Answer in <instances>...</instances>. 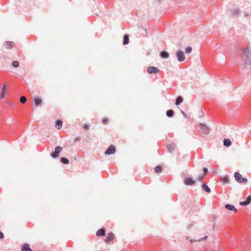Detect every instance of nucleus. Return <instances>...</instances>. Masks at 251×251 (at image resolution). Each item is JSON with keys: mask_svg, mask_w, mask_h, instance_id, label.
Instances as JSON below:
<instances>
[{"mask_svg": "<svg viewBox=\"0 0 251 251\" xmlns=\"http://www.w3.org/2000/svg\"><path fill=\"white\" fill-rule=\"evenodd\" d=\"M241 58L245 65L249 66L251 64V48L247 46L242 49Z\"/></svg>", "mask_w": 251, "mask_h": 251, "instance_id": "f257e3e1", "label": "nucleus"}, {"mask_svg": "<svg viewBox=\"0 0 251 251\" xmlns=\"http://www.w3.org/2000/svg\"><path fill=\"white\" fill-rule=\"evenodd\" d=\"M234 176L236 181L238 183H247L248 181V179L245 177H242L241 174L238 172H235Z\"/></svg>", "mask_w": 251, "mask_h": 251, "instance_id": "f03ea898", "label": "nucleus"}, {"mask_svg": "<svg viewBox=\"0 0 251 251\" xmlns=\"http://www.w3.org/2000/svg\"><path fill=\"white\" fill-rule=\"evenodd\" d=\"M199 127L202 133L208 134L210 133V129L206 125L202 123H199Z\"/></svg>", "mask_w": 251, "mask_h": 251, "instance_id": "7ed1b4c3", "label": "nucleus"}, {"mask_svg": "<svg viewBox=\"0 0 251 251\" xmlns=\"http://www.w3.org/2000/svg\"><path fill=\"white\" fill-rule=\"evenodd\" d=\"M62 150V148L60 146L56 147L54 151L50 153V156L53 158H57Z\"/></svg>", "mask_w": 251, "mask_h": 251, "instance_id": "20e7f679", "label": "nucleus"}, {"mask_svg": "<svg viewBox=\"0 0 251 251\" xmlns=\"http://www.w3.org/2000/svg\"><path fill=\"white\" fill-rule=\"evenodd\" d=\"M177 59L179 62H183L185 59L184 52L182 51H178L176 53Z\"/></svg>", "mask_w": 251, "mask_h": 251, "instance_id": "39448f33", "label": "nucleus"}, {"mask_svg": "<svg viewBox=\"0 0 251 251\" xmlns=\"http://www.w3.org/2000/svg\"><path fill=\"white\" fill-rule=\"evenodd\" d=\"M115 152L116 149L115 147L113 145H111L105 151L104 153L106 155H111L114 154Z\"/></svg>", "mask_w": 251, "mask_h": 251, "instance_id": "423d86ee", "label": "nucleus"}, {"mask_svg": "<svg viewBox=\"0 0 251 251\" xmlns=\"http://www.w3.org/2000/svg\"><path fill=\"white\" fill-rule=\"evenodd\" d=\"M147 70L148 73L151 74H156L159 72V70L157 68L153 66L148 67L147 68Z\"/></svg>", "mask_w": 251, "mask_h": 251, "instance_id": "0eeeda50", "label": "nucleus"}, {"mask_svg": "<svg viewBox=\"0 0 251 251\" xmlns=\"http://www.w3.org/2000/svg\"><path fill=\"white\" fill-rule=\"evenodd\" d=\"M196 181L191 177H187L184 180V183L187 186H191L195 183Z\"/></svg>", "mask_w": 251, "mask_h": 251, "instance_id": "6e6552de", "label": "nucleus"}, {"mask_svg": "<svg viewBox=\"0 0 251 251\" xmlns=\"http://www.w3.org/2000/svg\"><path fill=\"white\" fill-rule=\"evenodd\" d=\"M251 202V195L249 196L246 201L240 202L239 204L242 206H246L249 204Z\"/></svg>", "mask_w": 251, "mask_h": 251, "instance_id": "1a4fd4ad", "label": "nucleus"}, {"mask_svg": "<svg viewBox=\"0 0 251 251\" xmlns=\"http://www.w3.org/2000/svg\"><path fill=\"white\" fill-rule=\"evenodd\" d=\"M105 234V229L103 227L99 229L96 232V235L98 237L104 236Z\"/></svg>", "mask_w": 251, "mask_h": 251, "instance_id": "9d476101", "label": "nucleus"}, {"mask_svg": "<svg viewBox=\"0 0 251 251\" xmlns=\"http://www.w3.org/2000/svg\"><path fill=\"white\" fill-rule=\"evenodd\" d=\"M21 250L22 251H32L28 244H24L21 247Z\"/></svg>", "mask_w": 251, "mask_h": 251, "instance_id": "9b49d317", "label": "nucleus"}, {"mask_svg": "<svg viewBox=\"0 0 251 251\" xmlns=\"http://www.w3.org/2000/svg\"><path fill=\"white\" fill-rule=\"evenodd\" d=\"M225 208L229 211H237L236 208L233 205L226 204L225 205Z\"/></svg>", "mask_w": 251, "mask_h": 251, "instance_id": "f8f14e48", "label": "nucleus"}, {"mask_svg": "<svg viewBox=\"0 0 251 251\" xmlns=\"http://www.w3.org/2000/svg\"><path fill=\"white\" fill-rule=\"evenodd\" d=\"M7 92L6 85L4 84L2 88L1 93L0 94L1 99H4L5 98V94Z\"/></svg>", "mask_w": 251, "mask_h": 251, "instance_id": "ddd939ff", "label": "nucleus"}, {"mask_svg": "<svg viewBox=\"0 0 251 251\" xmlns=\"http://www.w3.org/2000/svg\"><path fill=\"white\" fill-rule=\"evenodd\" d=\"M114 237V235L113 233L110 232L108 234V235L106 238L105 239V241L107 243L110 242L112 241Z\"/></svg>", "mask_w": 251, "mask_h": 251, "instance_id": "4468645a", "label": "nucleus"}, {"mask_svg": "<svg viewBox=\"0 0 251 251\" xmlns=\"http://www.w3.org/2000/svg\"><path fill=\"white\" fill-rule=\"evenodd\" d=\"M160 55L161 58L166 59L169 57V54L167 51L163 50L160 52Z\"/></svg>", "mask_w": 251, "mask_h": 251, "instance_id": "2eb2a0df", "label": "nucleus"}, {"mask_svg": "<svg viewBox=\"0 0 251 251\" xmlns=\"http://www.w3.org/2000/svg\"><path fill=\"white\" fill-rule=\"evenodd\" d=\"M207 238H208L207 236H205L203 238L199 239H198V240L190 239L189 237H188V236H187L186 238L187 240H189L190 241V242H191V243H193V242H196L197 241L200 242L201 240H206V239H207Z\"/></svg>", "mask_w": 251, "mask_h": 251, "instance_id": "dca6fc26", "label": "nucleus"}, {"mask_svg": "<svg viewBox=\"0 0 251 251\" xmlns=\"http://www.w3.org/2000/svg\"><path fill=\"white\" fill-rule=\"evenodd\" d=\"M223 143L224 145L226 147H229L232 144L231 141L229 139H225L224 140Z\"/></svg>", "mask_w": 251, "mask_h": 251, "instance_id": "f3484780", "label": "nucleus"}, {"mask_svg": "<svg viewBox=\"0 0 251 251\" xmlns=\"http://www.w3.org/2000/svg\"><path fill=\"white\" fill-rule=\"evenodd\" d=\"M63 124V122L60 120H57L55 122V126L56 128L58 129H60L62 127Z\"/></svg>", "mask_w": 251, "mask_h": 251, "instance_id": "a211bd4d", "label": "nucleus"}, {"mask_svg": "<svg viewBox=\"0 0 251 251\" xmlns=\"http://www.w3.org/2000/svg\"><path fill=\"white\" fill-rule=\"evenodd\" d=\"M175 148L176 145L175 144H171L167 146L168 151L170 152H172L173 151H174L175 150Z\"/></svg>", "mask_w": 251, "mask_h": 251, "instance_id": "6ab92c4d", "label": "nucleus"}, {"mask_svg": "<svg viewBox=\"0 0 251 251\" xmlns=\"http://www.w3.org/2000/svg\"><path fill=\"white\" fill-rule=\"evenodd\" d=\"M183 98L181 96L177 97L176 100V105L178 106L183 102Z\"/></svg>", "mask_w": 251, "mask_h": 251, "instance_id": "aec40b11", "label": "nucleus"}, {"mask_svg": "<svg viewBox=\"0 0 251 251\" xmlns=\"http://www.w3.org/2000/svg\"><path fill=\"white\" fill-rule=\"evenodd\" d=\"M202 188L203 190L205 191L206 192L209 193L211 191L210 189L209 188V187L206 184L203 183L202 185Z\"/></svg>", "mask_w": 251, "mask_h": 251, "instance_id": "412c9836", "label": "nucleus"}, {"mask_svg": "<svg viewBox=\"0 0 251 251\" xmlns=\"http://www.w3.org/2000/svg\"><path fill=\"white\" fill-rule=\"evenodd\" d=\"M221 180L224 183L228 184L229 182L228 176H224L221 177Z\"/></svg>", "mask_w": 251, "mask_h": 251, "instance_id": "4be33fe9", "label": "nucleus"}, {"mask_svg": "<svg viewBox=\"0 0 251 251\" xmlns=\"http://www.w3.org/2000/svg\"><path fill=\"white\" fill-rule=\"evenodd\" d=\"M174 115V111L172 109L168 110L166 111V115L169 118L173 117Z\"/></svg>", "mask_w": 251, "mask_h": 251, "instance_id": "5701e85b", "label": "nucleus"}, {"mask_svg": "<svg viewBox=\"0 0 251 251\" xmlns=\"http://www.w3.org/2000/svg\"><path fill=\"white\" fill-rule=\"evenodd\" d=\"M129 43V37L128 35H125L124 36L123 44L124 45L128 44Z\"/></svg>", "mask_w": 251, "mask_h": 251, "instance_id": "b1692460", "label": "nucleus"}, {"mask_svg": "<svg viewBox=\"0 0 251 251\" xmlns=\"http://www.w3.org/2000/svg\"><path fill=\"white\" fill-rule=\"evenodd\" d=\"M42 102L41 99L39 98H36L34 99V104L35 106H39Z\"/></svg>", "mask_w": 251, "mask_h": 251, "instance_id": "393cba45", "label": "nucleus"}, {"mask_svg": "<svg viewBox=\"0 0 251 251\" xmlns=\"http://www.w3.org/2000/svg\"><path fill=\"white\" fill-rule=\"evenodd\" d=\"M60 161L65 164H68L69 162V160L66 157H61L60 158Z\"/></svg>", "mask_w": 251, "mask_h": 251, "instance_id": "a878e982", "label": "nucleus"}, {"mask_svg": "<svg viewBox=\"0 0 251 251\" xmlns=\"http://www.w3.org/2000/svg\"><path fill=\"white\" fill-rule=\"evenodd\" d=\"M161 169L160 166H157L154 168V172L156 173H159L161 172Z\"/></svg>", "mask_w": 251, "mask_h": 251, "instance_id": "bb28decb", "label": "nucleus"}, {"mask_svg": "<svg viewBox=\"0 0 251 251\" xmlns=\"http://www.w3.org/2000/svg\"><path fill=\"white\" fill-rule=\"evenodd\" d=\"M240 11L239 10V9L236 8L232 11V14L235 15H238L240 14Z\"/></svg>", "mask_w": 251, "mask_h": 251, "instance_id": "cd10ccee", "label": "nucleus"}, {"mask_svg": "<svg viewBox=\"0 0 251 251\" xmlns=\"http://www.w3.org/2000/svg\"><path fill=\"white\" fill-rule=\"evenodd\" d=\"M13 44V42H10V41H7L6 42V47L7 49H10L12 47V44Z\"/></svg>", "mask_w": 251, "mask_h": 251, "instance_id": "c85d7f7f", "label": "nucleus"}, {"mask_svg": "<svg viewBox=\"0 0 251 251\" xmlns=\"http://www.w3.org/2000/svg\"><path fill=\"white\" fill-rule=\"evenodd\" d=\"M26 101V98L25 96H21L20 98V102L22 103H25Z\"/></svg>", "mask_w": 251, "mask_h": 251, "instance_id": "c756f323", "label": "nucleus"}, {"mask_svg": "<svg viewBox=\"0 0 251 251\" xmlns=\"http://www.w3.org/2000/svg\"><path fill=\"white\" fill-rule=\"evenodd\" d=\"M12 66L14 67L17 68L19 66V62L18 61H14L12 62Z\"/></svg>", "mask_w": 251, "mask_h": 251, "instance_id": "7c9ffc66", "label": "nucleus"}, {"mask_svg": "<svg viewBox=\"0 0 251 251\" xmlns=\"http://www.w3.org/2000/svg\"><path fill=\"white\" fill-rule=\"evenodd\" d=\"M192 49L191 47H187L185 49V52L187 53H189L192 51Z\"/></svg>", "mask_w": 251, "mask_h": 251, "instance_id": "2f4dec72", "label": "nucleus"}, {"mask_svg": "<svg viewBox=\"0 0 251 251\" xmlns=\"http://www.w3.org/2000/svg\"><path fill=\"white\" fill-rule=\"evenodd\" d=\"M205 174H202L201 175H200L198 176V179L199 180H201L203 177H204L205 176Z\"/></svg>", "mask_w": 251, "mask_h": 251, "instance_id": "473e14b6", "label": "nucleus"}, {"mask_svg": "<svg viewBox=\"0 0 251 251\" xmlns=\"http://www.w3.org/2000/svg\"><path fill=\"white\" fill-rule=\"evenodd\" d=\"M89 127V125L85 124L83 126V128L85 129H88Z\"/></svg>", "mask_w": 251, "mask_h": 251, "instance_id": "72a5a7b5", "label": "nucleus"}, {"mask_svg": "<svg viewBox=\"0 0 251 251\" xmlns=\"http://www.w3.org/2000/svg\"><path fill=\"white\" fill-rule=\"evenodd\" d=\"M4 238L3 233L0 231V239H2Z\"/></svg>", "mask_w": 251, "mask_h": 251, "instance_id": "f704fd0d", "label": "nucleus"}, {"mask_svg": "<svg viewBox=\"0 0 251 251\" xmlns=\"http://www.w3.org/2000/svg\"><path fill=\"white\" fill-rule=\"evenodd\" d=\"M203 171L204 172L203 174H205V175L207 172H208V169L204 167L203 168Z\"/></svg>", "mask_w": 251, "mask_h": 251, "instance_id": "c9c22d12", "label": "nucleus"}, {"mask_svg": "<svg viewBox=\"0 0 251 251\" xmlns=\"http://www.w3.org/2000/svg\"><path fill=\"white\" fill-rule=\"evenodd\" d=\"M80 140V137H77V138L75 139L74 142H76L77 141H79Z\"/></svg>", "mask_w": 251, "mask_h": 251, "instance_id": "e433bc0d", "label": "nucleus"}, {"mask_svg": "<svg viewBox=\"0 0 251 251\" xmlns=\"http://www.w3.org/2000/svg\"><path fill=\"white\" fill-rule=\"evenodd\" d=\"M180 112H181V113L183 115L184 117H186V115L185 113L183 111L181 110Z\"/></svg>", "mask_w": 251, "mask_h": 251, "instance_id": "4c0bfd02", "label": "nucleus"}, {"mask_svg": "<svg viewBox=\"0 0 251 251\" xmlns=\"http://www.w3.org/2000/svg\"><path fill=\"white\" fill-rule=\"evenodd\" d=\"M107 121H108V119H106V118L104 119L103 120V121H102V122H103V123H105V122H107Z\"/></svg>", "mask_w": 251, "mask_h": 251, "instance_id": "58836bf2", "label": "nucleus"}, {"mask_svg": "<svg viewBox=\"0 0 251 251\" xmlns=\"http://www.w3.org/2000/svg\"><path fill=\"white\" fill-rule=\"evenodd\" d=\"M145 31V33H147V29L146 28H142Z\"/></svg>", "mask_w": 251, "mask_h": 251, "instance_id": "ea45409f", "label": "nucleus"}, {"mask_svg": "<svg viewBox=\"0 0 251 251\" xmlns=\"http://www.w3.org/2000/svg\"><path fill=\"white\" fill-rule=\"evenodd\" d=\"M201 112V116H203L204 115V114L203 113L202 111Z\"/></svg>", "mask_w": 251, "mask_h": 251, "instance_id": "a19ab883", "label": "nucleus"}, {"mask_svg": "<svg viewBox=\"0 0 251 251\" xmlns=\"http://www.w3.org/2000/svg\"><path fill=\"white\" fill-rule=\"evenodd\" d=\"M212 251H218L214 250H212Z\"/></svg>", "mask_w": 251, "mask_h": 251, "instance_id": "79ce46f5", "label": "nucleus"}]
</instances>
